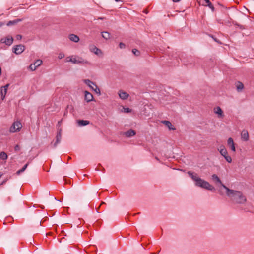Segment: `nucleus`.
I'll list each match as a JSON object with an SVG mask.
<instances>
[{"label":"nucleus","instance_id":"1","mask_svg":"<svg viewBox=\"0 0 254 254\" xmlns=\"http://www.w3.org/2000/svg\"><path fill=\"white\" fill-rule=\"evenodd\" d=\"M224 188L226 190V194L234 204H243L247 201L246 197L242 192L230 189L226 186Z\"/></svg>","mask_w":254,"mask_h":254},{"label":"nucleus","instance_id":"2","mask_svg":"<svg viewBox=\"0 0 254 254\" xmlns=\"http://www.w3.org/2000/svg\"><path fill=\"white\" fill-rule=\"evenodd\" d=\"M188 174L195 182V184L196 186L208 190H213L215 189L214 187L210 184L209 182L199 178L196 173L192 172L191 171H189Z\"/></svg>","mask_w":254,"mask_h":254},{"label":"nucleus","instance_id":"3","mask_svg":"<svg viewBox=\"0 0 254 254\" xmlns=\"http://www.w3.org/2000/svg\"><path fill=\"white\" fill-rule=\"evenodd\" d=\"M69 60H66L65 62H71L73 64H89L88 61L80 57L69 56Z\"/></svg>","mask_w":254,"mask_h":254},{"label":"nucleus","instance_id":"4","mask_svg":"<svg viewBox=\"0 0 254 254\" xmlns=\"http://www.w3.org/2000/svg\"><path fill=\"white\" fill-rule=\"evenodd\" d=\"M218 150L219 151L221 155L225 158L228 162L231 163L232 162V158L231 156L228 155V152L223 145L220 146Z\"/></svg>","mask_w":254,"mask_h":254},{"label":"nucleus","instance_id":"5","mask_svg":"<svg viewBox=\"0 0 254 254\" xmlns=\"http://www.w3.org/2000/svg\"><path fill=\"white\" fill-rule=\"evenodd\" d=\"M84 82L93 91H94L97 94L99 95L100 94V90L95 83L91 81L89 79L84 80Z\"/></svg>","mask_w":254,"mask_h":254},{"label":"nucleus","instance_id":"6","mask_svg":"<svg viewBox=\"0 0 254 254\" xmlns=\"http://www.w3.org/2000/svg\"><path fill=\"white\" fill-rule=\"evenodd\" d=\"M22 127V124L20 122H15L13 123L12 125L10 127V131L11 132L18 131Z\"/></svg>","mask_w":254,"mask_h":254},{"label":"nucleus","instance_id":"7","mask_svg":"<svg viewBox=\"0 0 254 254\" xmlns=\"http://www.w3.org/2000/svg\"><path fill=\"white\" fill-rule=\"evenodd\" d=\"M62 128H59L58 129L57 133L56 136V141L53 144L51 142V144L53 145V147L55 148L57 145L61 142L62 139Z\"/></svg>","mask_w":254,"mask_h":254},{"label":"nucleus","instance_id":"8","mask_svg":"<svg viewBox=\"0 0 254 254\" xmlns=\"http://www.w3.org/2000/svg\"><path fill=\"white\" fill-rule=\"evenodd\" d=\"M25 50V46L23 45L19 44L12 48V52L17 55L21 54Z\"/></svg>","mask_w":254,"mask_h":254},{"label":"nucleus","instance_id":"9","mask_svg":"<svg viewBox=\"0 0 254 254\" xmlns=\"http://www.w3.org/2000/svg\"><path fill=\"white\" fill-rule=\"evenodd\" d=\"M199 3L205 6H208L212 11H214V7L209 0H199Z\"/></svg>","mask_w":254,"mask_h":254},{"label":"nucleus","instance_id":"10","mask_svg":"<svg viewBox=\"0 0 254 254\" xmlns=\"http://www.w3.org/2000/svg\"><path fill=\"white\" fill-rule=\"evenodd\" d=\"M13 42V38L10 36H7L5 38H1L0 42L2 43H5L6 45H11Z\"/></svg>","mask_w":254,"mask_h":254},{"label":"nucleus","instance_id":"11","mask_svg":"<svg viewBox=\"0 0 254 254\" xmlns=\"http://www.w3.org/2000/svg\"><path fill=\"white\" fill-rule=\"evenodd\" d=\"M212 181L216 184V185H220L224 188V186H225L224 185L222 181H221L220 179L218 177V176L216 174H213L212 175Z\"/></svg>","mask_w":254,"mask_h":254},{"label":"nucleus","instance_id":"12","mask_svg":"<svg viewBox=\"0 0 254 254\" xmlns=\"http://www.w3.org/2000/svg\"><path fill=\"white\" fill-rule=\"evenodd\" d=\"M227 145L233 151L235 152L236 149L235 143L234 142L233 139L231 137H230L228 139Z\"/></svg>","mask_w":254,"mask_h":254},{"label":"nucleus","instance_id":"13","mask_svg":"<svg viewBox=\"0 0 254 254\" xmlns=\"http://www.w3.org/2000/svg\"><path fill=\"white\" fill-rule=\"evenodd\" d=\"M93 99V96L91 93L88 91H85V100L87 102H89L92 101Z\"/></svg>","mask_w":254,"mask_h":254},{"label":"nucleus","instance_id":"14","mask_svg":"<svg viewBox=\"0 0 254 254\" xmlns=\"http://www.w3.org/2000/svg\"><path fill=\"white\" fill-rule=\"evenodd\" d=\"M162 123L165 125L170 130H175L176 128L174 127V126L171 123V122L169 121H163Z\"/></svg>","mask_w":254,"mask_h":254},{"label":"nucleus","instance_id":"15","mask_svg":"<svg viewBox=\"0 0 254 254\" xmlns=\"http://www.w3.org/2000/svg\"><path fill=\"white\" fill-rule=\"evenodd\" d=\"M249 134L247 131L243 130L241 133V138L244 141H248L249 140Z\"/></svg>","mask_w":254,"mask_h":254},{"label":"nucleus","instance_id":"16","mask_svg":"<svg viewBox=\"0 0 254 254\" xmlns=\"http://www.w3.org/2000/svg\"><path fill=\"white\" fill-rule=\"evenodd\" d=\"M69 39L74 42H78L79 41V37L75 34H71L69 35Z\"/></svg>","mask_w":254,"mask_h":254},{"label":"nucleus","instance_id":"17","mask_svg":"<svg viewBox=\"0 0 254 254\" xmlns=\"http://www.w3.org/2000/svg\"><path fill=\"white\" fill-rule=\"evenodd\" d=\"M119 95L120 97L123 100L126 99L128 98L129 95L126 92L123 91H120L119 92Z\"/></svg>","mask_w":254,"mask_h":254},{"label":"nucleus","instance_id":"18","mask_svg":"<svg viewBox=\"0 0 254 254\" xmlns=\"http://www.w3.org/2000/svg\"><path fill=\"white\" fill-rule=\"evenodd\" d=\"M214 112L218 114L219 117H222L223 116V111L220 107H217L214 109Z\"/></svg>","mask_w":254,"mask_h":254},{"label":"nucleus","instance_id":"19","mask_svg":"<svg viewBox=\"0 0 254 254\" xmlns=\"http://www.w3.org/2000/svg\"><path fill=\"white\" fill-rule=\"evenodd\" d=\"M125 135L127 137H130L135 135L136 132L134 130L130 129L124 133Z\"/></svg>","mask_w":254,"mask_h":254},{"label":"nucleus","instance_id":"20","mask_svg":"<svg viewBox=\"0 0 254 254\" xmlns=\"http://www.w3.org/2000/svg\"><path fill=\"white\" fill-rule=\"evenodd\" d=\"M7 90L6 89L2 88V87H1L0 95H1V100H3L5 98L6 94L7 93Z\"/></svg>","mask_w":254,"mask_h":254},{"label":"nucleus","instance_id":"21","mask_svg":"<svg viewBox=\"0 0 254 254\" xmlns=\"http://www.w3.org/2000/svg\"><path fill=\"white\" fill-rule=\"evenodd\" d=\"M77 122L79 126H86L89 124V121L87 120H78Z\"/></svg>","mask_w":254,"mask_h":254},{"label":"nucleus","instance_id":"22","mask_svg":"<svg viewBox=\"0 0 254 254\" xmlns=\"http://www.w3.org/2000/svg\"><path fill=\"white\" fill-rule=\"evenodd\" d=\"M102 37L105 39L110 38V34L108 32L104 31L102 32Z\"/></svg>","mask_w":254,"mask_h":254},{"label":"nucleus","instance_id":"23","mask_svg":"<svg viewBox=\"0 0 254 254\" xmlns=\"http://www.w3.org/2000/svg\"><path fill=\"white\" fill-rule=\"evenodd\" d=\"M236 86L238 91H241L244 88V85L240 82H238Z\"/></svg>","mask_w":254,"mask_h":254},{"label":"nucleus","instance_id":"24","mask_svg":"<svg viewBox=\"0 0 254 254\" xmlns=\"http://www.w3.org/2000/svg\"><path fill=\"white\" fill-rule=\"evenodd\" d=\"M0 158L2 160H6L7 158V155L4 152H1L0 153Z\"/></svg>","mask_w":254,"mask_h":254},{"label":"nucleus","instance_id":"25","mask_svg":"<svg viewBox=\"0 0 254 254\" xmlns=\"http://www.w3.org/2000/svg\"><path fill=\"white\" fill-rule=\"evenodd\" d=\"M21 21L20 19H16V20H13V21H9L7 23V25L9 26L10 25H13V24H15L17 23L18 21Z\"/></svg>","mask_w":254,"mask_h":254},{"label":"nucleus","instance_id":"26","mask_svg":"<svg viewBox=\"0 0 254 254\" xmlns=\"http://www.w3.org/2000/svg\"><path fill=\"white\" fill-rule=\"evenodd\" d=\"M93 51L95 54L98 55L102 53L101 50L96 47L94 48Z\"/></svg>","mask_w":254,"mask_h":254},{"label":"nucleus","instance_id":"27","mask_svg":"<svg viewBox=\"0 0 254 254\" xmlns=\"http://www.w3.org/2000/svg\"><path fill=\"white\" fill-rule=\"evenodd\" d=\"M42 64V61L41 60H37L34 63V64L36 67L39 66Z\"/></svg>","mask_w":254,"mask_h":254},{"label":"nucleus","instance_id":"28","mask_svg":"<svg viewBox=\"0 0 254 254\" xmlns=\"http://www.w3.org/2000/svg\"><path fill=\"white\" fill-rule=\"evenodd\" d=\"M132 53L135 55V56H139L140 55V52L138 50L136 49H133L132 50Z\"/></svg>","mask_w":254,"mask_h":254},{"label":"nucleus","instance_id":"29","mask_svg":"<svg viewBox=\"0 0 254 254\" xmlns=\"http://www.w3.org/2000/svg\"><path fill=\"white\" fill-rule=\"evenodd\" d=\"M29 68L30 69L32 70V71H34L36 69V66L34 64H31L30 66H29Z\"/></svg>","mask_w":254,"mask_h":254},{"label":"nucleus","instance_id":"30","mask_svg":"<svg viewBox=\"0 0 254 254\" xmlns=\"http://www.w3.org/2000/svg\"><path fill=\"white\" fill-rule=\"evenodd\" d=\"M119 47L121 49H123L126 47V45L122 42H120L119 44Z\"/></svg>","mask_w":254,"mask_h":254},{"label":"nucleus","instance_id":"31","mask_svg":"<svg viewBox=\"0 0 254 254\" xmlns=\"http://www.w3.org/2000/svg\"><path fill=\"white\" fill-rule=\"evenodd\" d=\"M64 57V53H61L58 55V58L59 59H61Z\"/></svg>","mask_w":254,"mask_h":254},{"label":"nucleus","instance_id":"32","mask_svg":"<svg viewBox=\"0 0 254 254\" xmlns=\"http://www.w3.org/2000/svg\"><path fill=\"white\" fill-rule=\"evenodd\" d=\"M29 165V162H28L27 163H26L22 168V170H23V171L24 172L26 169L27 168V166H28Z\"/></svg>","mask_w":254,"mask_h":254},{"label":"nucleus","instance_id":"33","mask_svg":"<svg viewBox=\"0 0 254 254\" xmlns=\"http://www.w3.org/2000/svg\"><path fill=\"white\" fill-rule=\"evenodd\" d=\"M22 172H23V170L21 169H20V170H18V171L16 172V174L17 175H20V174L21 173H22Z\"/></svg>","mask_w":254,"mask_h":254},{"label":"nucleus","instance_id":"34","mask_svg":"<svg viewBox=\"0 0 254 254\" xmlns=\"http://www.w3.org/2000/svg\"><path fill=\"white\" fill-rule=\"evenodd\" d=\"M125 112L127 113L130 112L131 110L128 108H124Z\"/></svg>","mask_w":254,"mask_h":254},{"label":"nucleus","instance_id":"35","mask_svg":"<svg viewBox=\"0 0 254 254\" xmlns=\"http://www.w3.org/2000/svg\"><path fill=\"white\" fill-rule=\"evenodd\" d=\"M14 149L15 151H18L20 149V147L18 145H15L14 147Z\"/></svg>","mask_w":254,"mask_h":254},{"label":"nucleus","instance_id":"36","mask_svg":"<svg viewBox=\"0 0 254 254\" xmlns=\"http://www.w3.org/2000/svg\"><path fill=\"white\" fill-rule=\"evenodd\" d=\"M22 35H17L16 38L17 40H21L22 39Z\"/></svg>","mask_w":254,"mask_h":254},{"label":"nucleus","instance_id":"37","mask_svg":"<svg viewBox=\"0 0 254 254\" xmlns=\"http://www.w3.org/2000/svg\"><path fill=\"white\" fill-rule=\"evenodd\" d=\"M9 86V84H7L5 86H2V88H4V89H6L7 90V89H8Z\"/></svg>","mask_w":254,"mask_h":254},{"label":"nucleus","instance_id":"38","mask_svg":"<svg viewBox=\"0 0 254 254\" xmlns=\"http://www.w3.org/2000/svg\"><path fill=\"white\" fill-rule=\"evenodd\" d=\"M61 123H62V120L58 121L57 126H58L59 127L61 125Z\"/></svg>","mask_w":254,"mask_h":254},{"label":"nucleus","instance_id":"39","mask_svg":"<svg viewBox=\"0 0 254 254\" xmlns=\"http://www.w3.org/2000/svg\"><path fill=\"white\" fill-rule=\"evenodd\" d=\"M105 19V18H104V17H99V18H98V19L103 20V19Z\"/></svg>","mask_w":254,"mask_h":254},{"label":"nucleus","instance_id":"40","mask_svg":"<svg viewBox=\"0 0 254 254\" xmlns=\"http://www.w3.org/2000/svg\"><path fill=\"white\" fill-rule=\"evenodd\" d=\"M69 59H70V58H69V57H67L66 58V60H65V61H66V60H69Z\"/></svg>","mask_w":254,"mask_h":254},{"label":"nucleus","instance_id":"41","mask_svg":"<svg viewBox=\"0 0 254 254\" xmlns=\"http://www.w3.org/2000/svg\"><path fill=\"white\" fill-rule=\"evenodd\" d=\"M2 25L3 24L1 22H0V27H1Z\"/></svg>","mask_w":254,"mask_h":254},{"label":"nucleus","instance_id":"42","mask_svg":"<svg viewBox=\"0 0 254 254\" xmlns=\"http://www.w3.org/2000/svg\"><path fill=\"white\" fill-rule=\"evenodd\" d=\"M116 2H119L121 1V0H115Z\"/></svg>","mask_w":254,"mask_h":254},{"label":"nucleus","instance_id":"43","mask_svg":"<svg viewBox=\"0 0 254 254\" xmlns=\"http://www.w3.org/2000/svg\"><path fill=\"white\" fill-rule=\"evenodd\" d=\"M213 39H214V40H215V41L218 42V41H217L216 39H215V38H213Z\"/></svg>","mask_w":254,"mask_h":254},{"label":"nucleus","instance_id":"44","mask_svg":"<svg viewBox=\"0 0 254 254\" xmlns=\"http://www.w3.org/2000/svg\"><path fill=\"white\" fill-rule=\"evenodd\" d=\"M144 12H145L146 13H147V12L146 11H144Z\"/></svg>","mask_w":254,"mask_h":254}]
</instances>
